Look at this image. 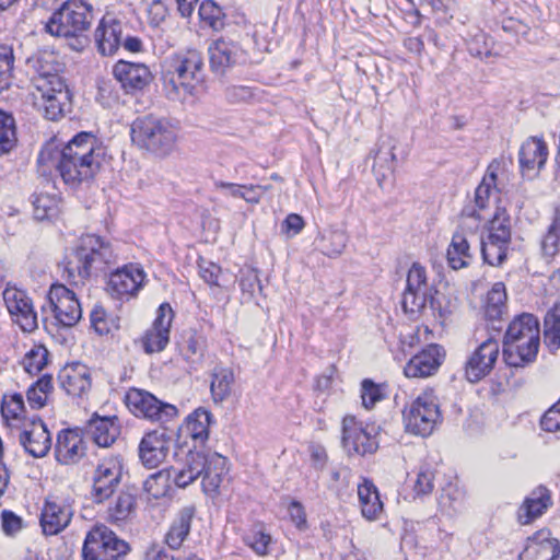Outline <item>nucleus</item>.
Segmentation results:
<instances>
[{
    "label": "nucleus",
    "mask_w": 560,
    "mask_h": 560,
    "mask_svg": "<svg viewBox=\"0 0 560 560\" xmlns=\"http://www.w3.org/2000/svg\"><path fill=\"white\" fill-rule=\"evenodd\" d=\"M103 156L104 150L96 138L90 132H80L62 149L43 148L37 161L43 173L54 167L67 185L75 187L96 175Z\"/></svg>",
    "instance_id": "nucleus-1"
},
{
    "label": "nucleus",
    "mask_w": 560,
    "mask_h": 560,
    "mask_svg": "<svg viewBox=\"0 0 560 560\" xmlns=\"http://www.w3.org/2000/svg\"><path fill=\"white\" fill-rule=\"evenodd\" d=\"M499 162L493 161L487 168L481 183L475 191V206H468L487 220L482 213L489 207L493 191L497 188V172ZM487 236L480 238L483 260L491 266H500L506 259L511 243V219L505 208L497 207L493 215L488 219Z\"/></svg>",
    "instance_id": "nucleus-2"
},
{
    "label": "nucleus",
    "mask_w": 560,
    "mask_h": 560,
    "mask_svg": "<svg viewBox=\"0 0 560 560\" xmlns=\"http://www.w3.org/2000/svg\"><path fill=\"white\" fill-rule=\"evenodd\" d=\"M226 463V457L210 450L189 451L180 467L170 469L174 483L178 488H186L201 477L203 492L213 494L220 488L222 478L228 471Z\"/></svg>",
    "instance_id": "nucleus-3"
},
{
    "label": "nucleus",
    "mask_w": 560,
    "mask_h": 560,
    "mask_svg": "<svg viewBox=\"0 0 560 560\" xmlns=\"http://www.w3.org/2000/svg\"><path fill=\"white\" fill-rule=\"evenodd\" d=\"M93 20V9L85 0H68L45 24V31L63 38L71 49L82 51L90 43L86 35Z\"/></svg>",
    "instance_id": "nucleus-4"
},
{
    "label": "nucleus",
    "mask_w": 560,
    "mask_h": 560,
    "mask_svg": "<svg viewBox=\"0 0 560 560\" xmlns=\"http://www.w3.org/2000/svg\"><path fill=\"white\" fill-rule=\"evenodd\" d=\"M115 260L109 242L96 234H85L68 259L63 268V277L72 285H82L94 271H102Z\"/></svg>",
    "instance_id": "nucleus-5"
},
{
    "label": "nucleus",
    "mask_w": 560,
    "mask_h": 560,
    "mask_svg": "<svg viewBox=\"0 0 560 560\" xmlns=\"http://www.w3.org/2000/svg\"><path fill=\"white\" fill-rule=\"evenodd\" d=\"M540 346L539 322L536 316L523 313L509 325L503 339V359L510 366L533 362Z\"/></svg>",
    "instance_id": "nucleus-6"
},
{
    "label": "nucleus",
    "mask_w": 560,
    "mask_h": 560,
    "mask_svg": "<svg viewBox=\"0 0 560 560\" xmlns=\"http://www.w3.org/2000/svg\"><path fill=\"white\" fill-rule=\"evenodd\" d=\"M203 57L197 49L175 54L170 61V70L164 75V90L170 100H184L194 94L203 80Z\"/></svg>",
    "instance_id": "nucleus-7"
},
{
    "label": "nucleus",
    "mask_w": 560,
    "mask_h": 560,
    "mask_svg": "<svg viewBox=\"0 0 560 560\" xmlns=\"http://www.w3.org/2000/svg\"><path fill=\"white\" fill-rule=\"evenodd\" d=\"M407 284L402 293L401 305L405 313L419 314L428 307L433 316L445 319L451 310L442 307L438 292L428 282L427 270L419 262H413L407 273Z\"/></svg>",
    "instance_id": "nucleus-8"
},
{
    "label": "nucleus",
    "mask_w": 560,
    "mask_h": 560,
    "mask_svg": "<svg viewBox=\"0 0 560 560\" xmlns=\"http://www.w3.org/2000/svg\"><path fill=\"white\" fill-rule=\"evenodd\" d=\"M130 135L138 147L162 156L170 154L177 141L175 126L165 118L152 115L138 117L131 124Z\"/></svg>",
    "instance_id": "nucleus-9"
},
{
    "label": "nucleus",
    "mask_w": 560,
    "mask_h": 560,
    "mask_svg": "<svg viewBox=\"0 0 560 560\" xmlns=\"http://www.w3.org/2000/svg\"><path fill=\"white\" fill-rule=\"evenodd\" d=\"M402 417L408 433L423 438L431 435L442 419L438 398L431 389L425 390L405 408Z\"/></svg>",
    "instance_id": "nucleus-10"
},
{
    "label": "nucleus",
    "mask_w": 560,
    "mask_h": 560,
    "mask_svg": "<svg viewBox=\"0 0 560 560\" xmlns=\"http://www.w3.org/2000/svg\"><path fill=\"white\" fill-rule=\"evenodd\" d=\"M130 550L128 542L120 539L105 525H95L85 536L83 560H120Z\"/></svg>",
    "instance_id": "nucleus-11"
},
{
    "label": "nucleus",
    "mask_w": 560,
    "mask_h": 560,
    "mask_svg": "<svg viewBox=\"0 0 560 560\" xmlns=\"http://www.w3.org/2000/svg\"><path fill=\"white\" fill-rule=\"evenodd\" d=\"M485 218L476 210L465 207L460 213V221L456 232L452 236L446 257L450 267L454 270L465 268L472 257L469 238L475 237V232Z\"/></svg>",
    "instance_id": "nucleus-12"
},
{
    "label": "nucleus",
    "mask_w": 560,
    "mask_h": 560,
    "mask_svg": "<svg viewBox=\"0 0 560 560\" xmlns=\"http://www.w3.org/2000/svg\"><path fill=\"white\" fill-rule=\"evenodd\" d=\"M38 78L35 81V104L49 120H57L70 105V93L62 78Z\"/></svg>",
    "instance_id": "nucleus-13"
},
{
    "label": "nucleus",
    "mask_w": 560,
    "mask_h": 560,
    "mask_svg": "<svg viewBox=\"0 0 560 560\" xmlns=\"http://www.w3.org/2000/svg\"><path fill=\"white\" fill-rule=\"evenodd\" d=\"M124 463L120 456H108L96 465L92 475L91 499L102 504L117 491L122 478Z\"/></svg>",
    "instance_id": "nucleus-14"
},
{
    "label": "nucleus",
    "mask_w": 560,
    "mask_h": 560,
    "mask_svg": "<svg viewBox=\"0 0 560 560\" xmlns=\"http://www.w3.org/2000/svg\"><path fill=\"white\" fill-rule=\"evenodd\" d=\"M125 402L135 416L153 421H167L177 415L175 406L160 401L151 393L139 387L129 388L125 395Z\"/></svg>",
    "instance_id": "nucleus-15"
},
{
    "label": "nucleus",
    "mask_w": 560,
    "mask_h": 560,
    "mask_svg": "<svg viewBox=\"0 0 560 560\" xmlns=\"http://www.w3.org/2000/svg\"><path fill=\"white\" fill-rule=\"evenodd\" d=\"M47 308L57 324L63 327L74 326L82 317L81 305L75 294L63 284H52L47 294Z\"/></svg>",
    "instance_id": "nucleus-16"
},
{
    "label": "nucleus",
    "mask_w": 560,
    "mask_h": 560,
    "mask_svg": "<svg viewBox=\"0 0 560 560\" xmlns=\"http://www.w3.org/2000/svg\"><path fill=\"white\" fill-rule=\"evenodd\" d=\"M342 446L349 454L365 456L378 448L374 428L362 427L354 416H346L342 420Z\"/></svg>",
    "instance_id": "nucleus-17"
},
{
    "label": "nucleus",
    "mask_w": 560,
    "mask_h": 560,
    "mask_svg": "<svg viewBox=\"0 0 560 560\" xmlns=\"http://www.w3.org/2000/svg\"><path fill=\"white\" fill-rule=\"evenodd\" d=\"M2 295L14 323L25 332L34 331L38 327V318L27 293L15 287H8Z\"/></svg>",
    "instance_id": "nucleus-18"
},
{
    "label": "nucleus",
    "mask_w": 560,
    "mask_h": 560,
    "mask_svg": "<svg viewBox=\"0 0 560 560\" xmlns=\"http://www.w3.org/2000/svg\"><path fill=\"white\" fill-rule=\"evenodd\" d=\"M172 442V435L165 429L145 433L138 446L140 463L149 469L156 468L166 459Z\"/></svg>",
    "instance_id": "nucleus-19"
},
{
    "label": "nucleus",
    "mask_w": 560,
    "mask_h": 560,
    "mask_svg": "<svg viewBox=\"0 0 560 560\" xmlns=\"http://www.w3.org/2000/svg\"><path fill=\"white\" fill-rule=\"evenodd\" d=\"M144 280V270L139 265L128 264L110 273L107 289L112 295L129 299L138 294Z\"/></svg>",
    "instance_id": "nucleus-20"
},
{
    "label": "nucleus",
    "mask_w": 560,
    "mask_h": 560,
    "mask_svg": "<svg viewBox=\"0 0 560 560\" xmlns=\"http://www.w3.org/2000/svg\"><path fill=\"white\" fill-rule=\"evenodd\" d=\"M128 25L122 20L105 14L94 32L97 50L103 56L114 55L120 47Z\"/></svg>",
    "instance_id": "nucleus-21"
},
{
    "label": "nucleus",
    "mask_w": 560,
    "mask_h": 560,
    "mask_svg": "<svg viewBox=\"0 0 560 560\" xmlns=\"http://www.w3.org/2000/svg\"><path fill=\"white\" fill-rule=\"evenodd\" d=\"M499 343L490 337L475 350L465 365V376L469 383H477L488 375L498 359Z\"/></svg>",
    "instance_id": "nucleus-22"
},
{
    "label": "nucleus",
    "mask_w": 560,
    "mask_h": 560,
    "mask_svg": "<svg viewBox=\"0 0 560 560\" xmlns=\"http://www.w3.org/2000/svg\"><path fill=\"white\" fill-rule=\"evenodd\" d=\"M112 73L128 94L144 90L153 79L147 65L126 60H118L114 65Z\"/></svg>",
    "instance_id": "nucleus-23"
},
{
    "label": "nucleus",
    "mask_w": 560,
    "mask_h": 560,
    "mask_svg": "<svg viewBox=\"0 0 560 560\" xmlns=\"http://www.w3.org/2000/svg\"><path fill=\"white\" fill-rule=\"evenodd\" d=\"M174 312L168 303L159 306L153 325L142 338L143 349L147 353L161 352L170 341V328Z\"/></svg>",
    "instance_id": "nucleus-24"
},
{
    "label": "nucleus",
    "mask_w": 560,
    "mask_h": 560,
    "mask_svg": "<svg viewBox=\"0 0 560 560\" xmlns=\"http://www.w3.org/2000/svg\"><path fill=\"white\" fill-rule=\"evenodd\" d=\"M20 444L26 453L35 458L45 457L51 447V436L45 422L34 417L27 425L20 430Z\"/></svg>",
    "instance_id": "nucleus-25"
},
{
    "label": "nucleus",
    "mask_w": 560,
    "mask_h": 560,
    "mask_svg": "<svg viewBox=\"0 0 560 560\" xmlns=\"http://www.w3.org/2000/svg\"><path fill=\"white\" fill-rule=\"evenodd\" d=\"M86 454L83 430L79 428L61 430L57 435L55 458L61 465L78 464Z\"/></svg>",
    "instance_id": "nucleus-26"
},
{
    "label": "nucleus",
    "mask_w": 560,
    "mask_h": 560,
    "mask_svg": "<svg viewBox=\"0 0 560 560\" xmlns=\"http://www.w3.org/2000/svg\"><path fill=\"white\" fill-rule=\"evenodd\" d=\"M210 67L217 73H224L229 68L246 61L241 46L229 39L214 40L208 48Z\"/></svg>",
    "instance_id": "nucleus-27"
},
{
    "label": "nucleus",
    "mask_w": 560,
    "mask_h": 560,
    "mask_svg": "<svg viewBox=\"0 0 560 560\" xmlns=\"http://www.w3.org/2000/svg\"><path fill=\"white\" fill-rule=\"evenodd\" d=\"M444 357L445 352L441 346L430 345L409 360L404 373L408 378L433 375L442 364Z\"/></svg>",
    "instance_id": "nucleus-28"
},
{
    "label": "nucleus",
    "mask_w": 560,
    "mask_h": 560,
    "mask_svg": "<svg viewBox=\"0 0 560 560\" xmlns=\"http://www.w3.org/2000/svg\"><path fill=\"white\" fill-rule=\"evenodd\" d=\"M73 515L70 504L65 501L46 500L40 513V526L45 535H57L69 524Z\"/></svg>",
    "instance_id": "nucleus-29"
},
{
    "label": "nucleus",
    "mask_w": 560,
    "mask_h": 560,
    "mask_svg": "<svg viewBox=\"0 0 560 560\" xmlns=\"http://www.w3.org/2000/svg\"><path fill=\"white\" fill-rule=\"evenodd\" d=\"M560 542L550 536L548 530H540L528 542L520 555V560H558Z\"/></svg>",
    "instance_id": "nucleus-30"
},
{
    "label": "nucleus",
    "mask_w": 560,
    "mask_h": 560,
    "mask_svg": "<svg viewBox=\"0 0 560 560\" xmlns=\"http://www.w3.org/2000/svg\"><path fill=\"white\" fill-rule=\"evenodd\" d=\"M548 156V148L542 139L529 137L525 140L518 152L520 167L523 174L539 171L544 167Z\"/></svg>",
    "instance_id": "nucleus-31"
},
{
    "label": "nucleus",
    "mask_w": 560,
    "mask_h": 560,
    "mask_svg": "<svg viewBox=\"0 0 560 560\" xmlns=\"http://www.w3.org/2000/svg\"><path fill=\"white\" fill-rule=\"evenodd\" d=\"M552 504L550 491L544 487L535 488L524 500L518 510V521L523 524H529L540 517Z\"/></svg>",
    "instance_id": "nucleus-32"
},
{
    "label": "nucleus",
    "mask_w": 560,
    "mask_h": 560,
    "mask_svg": "<svg viewBox=\"0 0 560 560\" xmlns=\"http://www.w3.org/2000/svg\"><path fill=\"white\" fill-rule=\"evenodd\" d=\"M214 423L212 413L206 408H197L189 413L182 431L195 443L205 444L209 439L210 425Z\"/></svg>",
    "instance_id": "nucleus-33"
},
{
    "label": "nucleus",
    "mask_w": 560,
    "mask_h": 560,
    "mask_svg": "<svg viewBox=\"0 0 560 560\" xmlns=\"http://www.w3.org/2000/svg\"><path fill=\"white\" fill-rule=\"evenodd\" d=\"M195 512V508L189 505L184 506L176 514L167 533L164 536V541L171 549L177 550L182 547L183 542L190 533Z\"/></svg>",
    "instance_id": "nucleus-34"
},
{
    "label": "nucleus",
    "mask_w": 560,
    "mask_h": 560,
    "mask_svg": "<svg viewBox=\"0 0 560 560\" xmlns=\"http://www.w3.org/2000/svg\"><path fill=\"white\" fill-rule=\"evenodd\" d=\"M85 431L101 447L110 446L119 434L115 417H98L97 415L88 421Z\"/></svg>",
    "instance_id": "nucleus-35"
},
{
    "label": "nucleus",
    "mask_w": 560,
    "mask_h": 560,
    "mask_svg": "<svg viewBox=\"0 0 560 560\" xmlns=\"http://www.w3.org/2000/svg\"><path fill=\"white\" fill-rule=\"evenodd\" d=\"M1 416L10 429L21 430L32 419L26 418V409L21 394L4 395L1 401Z\"/></svg>",
    "instance_id": "nucleus-36"
},
{
    "label": "nucleus",
    "mask_w": 560,
    "mask_h": 560,
    "mask_svg": "<svg viewBox=\"0 0 560 560\" xmlns=\"http://www.w3.org/2000/svg\"><path fill=\"white\" fill-rule=\"evenodd\" d=\"M242 541L259 557L269 555L275 544L270 529L261 522L246 528L242 534Z\"/></svg>",
    "instance_id": "nucleus-37"
},
{
    "label": "nucleus",
    "mask_w": 560,
    "mask_h": 560,
    "mask_svg": "<svg viewBox=\"0 0 560 560\" xmlns=\"http://www.w3.org/2000/svg\"><path fill=\"white\" fill-rule=\"evenodd\" d=\"M506 313V290L503 282H495L489 290L485 304V315L491 323V328L501 330V326L495 323L500 322Z\"/></svg>",
    "instance_id": "nucleus-38"
},
{
    "label": "nucleus",
    "mask_w": 560,
    "mask_h": 560,
    "mask_svg": "<svg viewBox=\"0 0 560 560\" xmlns=\"http://www.w3.org/2000/svg\"><path fill=\"white\" fill-rule=\"evenodd\" d=\"M358 497L363 517L370 521L377 520L383 512V503L375 485L369 479H363L358 485Z\"/></svg>",
    "instance_id": "nucleus-39"
},
{
    "label": "nucleus",
    "mask_w": 560,
    "mask_h": 560,
    "mask_svg": "<svg viewBox=\"0 0 560 560\" xmlns=\"http://www.w3.org/2000/svg\"><path fill=\"white\" fill-rule=\"evenodd\" d=\"M137 499L128 490L120 491L115 501L108 506L107 520L113 524L127 521L136 511Z\"/></svg>",
    "instance_id": "nucleus-40"
},
{
    "label": "nucleus",
    "mask_w": 560,
    "mask_h": 560,
    "mask_svg": "<svg viewBox=\"0 0 560 560\" xmlns=\"http://www.w3.org/2000/svg\"><path fill=\"white\" fill-rule=\"evenodd\" d=\"M214 187L225 197L242 198L248 203L257 205L261 199V194L258 192V189L261 188L260 185H242L224 180H215Z\"/></svg>",
    "instance_id": "nucleus-41"
},
{
    "label": "nucleus",
    "mask_w": 560,
    "mask_h": 560,
    "mask_svg": "<svg viewBox=\"0 0 560 560\" xmlns=\"http://www.w3.org/2000/svg\"><path fill=\"white\" fill-rule=\"evenodd\" d=\"M320 252L328 257L342 254L348 243V235L340 229L330 228L318 236Z\"/></svg>",
    "instance_id": "nucleus-42"
},
{
    "label": "nucleus",
    "mask_w": 560,
    "mask_h": 560,
    "mask_svg": "<svg viewBox=\"0 0 560 560\" xmlns=\"http://www.w3.org/2000/svg\"><path fill=\"white\" fill-rule=\"evenodd\" d=\"M395 144L390 138L382 139L377 150L374 153L373 168L377 176L386 177V172L394 171L396 155L394 153Z\"/></svg>",
    "instance_id": "nucleus-43"
},
{
    "label": "nucleus",
    "mask_w": 560,
    "mask_h": 560,
    "mask_svg": "<svg viewBox=\"0 0 560 560\" xmlns=\"http://www.w3.org/2000/svg\"><path fill=\"white\" fill-rule=\"evenodd\" d=\"M544 338L549 349L560 348V302L556 303L545 316Z\"/></svg>",
    "instance_id": "nucleus-44"
},
{
    "label": "nucleus",
    "mask_w": 560,
    "mask_h": 560,
    "mask_svg": "<svg viewBox=\"0 0 560 560\" xmlns=\"http://www.w3.org/2000/svg\"><path fill=\"white\" fill-rule=\"evenodd\" d=\"M59 385H83L90 384L91 373L90 369L80 362L66 364L58 374Z\"/></svg>",
    "instance_id": "nucleus-45"
},
{
    "label": "nucleus",
    "mask_w": 560,
    "mask_h": 560,
    "mask_svg": "<svg viewBox=\"0 0 560 560\" xmlns=\"http://www.w3.org/2000/svg\"><path fill=\"white\" fill-rule=\"evenodd\" d=\"M172 470L163 469L150 475L143 482L144 491L154 499L168 494L171 490Z\"/></svg>",
    "instance_id": "nucleus-46"
},
{
    "label": "nucleus",
    "mask_w": 560,
    "mask_h": 560,
    "mask_svg": "<svg viewBox=\"0 0 560 560\" xmlns=\"http://www.w3.org/2000/svg\"><path fill=\"white\" fill-rule=\"evenodd\" d=\"M16 126L12 115L0 110V156L10 153L16 145Z\"/></svg>",
    "instance_id": "nucleus-47"
},
{
    "label": "nucleus",
    "mask_w": 560,
    "mask_h": 560,
    "mask_svg": "<svg viewBox=\"0 0 560 560\" xmlns=\"http://www.w3.org/2000/svg\"><path fill=\"white\" fill-rule=\"evenodd\" d=\"M560 246V207L556 208L552 221L541 240V252L546 257H555Z\"/></svg>",
    "instance_id": "nucleus-48"
},
{
    "label": "nucleus",
    "mask_w": 560,
    "mask_h": 560,
    "mask_svg": "<svg viewBox=\"0 0 560 560\" xmlns=\"http://www.w3.org/2000/svg\"><path fill=\"white\" fill-rule=\"evenodd\" d=\"M91 327L100 336L107 335L119 328V318L109 315L101 305H95L90 314Z\"/></svg>",
    "instance_id": "nucleus-49"
},
{
    "label": "nucleus",
    "mask_w": 560,
    "mask_h": 560,
    "mask_svg": "<svg viewBox=\"0 0 560 560\" xmlns=\"http://www.w3.org/2000/svg\"><path fill=\"white\" fill-rule=\"evenodd\" d=\"M206 347V339L202 336L190 332L180 346V352L188 363L198 364L203 359Z\"/></svg>",
    "instance_id": "nucleus-50"
},
{
    "label": "nucleus",
    "mask_w": 560,
    "mask_h": 560,
    "mask_svg": "<svg viewBox=\"0 0 560 560\" xmlns=\"http://www.w3.org/2000/svg\"><path fill=\"white\" fill-rule=\"evenodd\" d=\"M435 471L428 465H422L412 481L415 497L429 495L434 489Z\"/></svg>",
    "instance_id": "nucleus-51"
},
{
    "label": "nucleus",
    "mask_w": 560,
    "mask_h": 560,
    "mask_svg": "<svg viewBox=\"0 0 560 560\" xmlns=\"http://www.w3.org/2000/svg\"><path fill=\"white\" fill-rule=\"evenodd\" d=\"M199 16L213 30H221L224 26V13L212 0H203L199 7Z\"/></svg>",
    "instance_id": "nucleus-52"
},
{
    "label": "nucleus",
    "mask_w": 560,
    "mask_h": 560,
    "mask_svg": "<svg viewBox=\"0 0 560 560\" xmlns=\"http://www.w3.org/2000/svg\"><path fill=\"white\" fill-rule=\"evenodd\" d=\"M13 65V49L7 45L0 46V93L11 84Z\"/></svg>",
    "instance_id": "nucleus-53"
},
{
    "label": "nucleus",
    "mask_w": 560,
    "mask_h": 560,
    "mask_svg": "<svg viewBox=\"0 0 560 560\" xmlns=\"http://www.w3.org/2000/svg\"><path fill=\"white\" fill-rule=\"evenodd\" d=\"M34 217L37 220L49 219L58 212V200L49 195H37L33 200Z\"/></svg>",
    "instance_id": "nucleus-54"
},
{
    "label": "nucleus",
    "mask_w": 560,
    "mask_h": 560,
    "mask_svg": "<svg viewBox=\"0 0 560 560\" xmlns=\"http://www.w3.org/2000/svg\"><path fill=\"white\" fill-rule=\"evenodd\" d=\"M34 68L36 75L33 79V84L38 78L50 79L49 77L61 78L58 74L59 63L52 55H43L35 60Z\"/></svg>",
    "instance_id": "nucleus-55"
},
{
    "label": "nucleus",
    "mask_w": 560,
    "mask_h": 560,
    "mask_svg": "<svg viewBox=\"0 0 560 560\" xmlns=\"http://www.w3.org/2000/svg\"><path fill=\"white\" fill-rule=\"evenodd\" d=\"M46 348L32 349L23 360L24 369L30 374L40 372L47 363Z\"/></svg>",
    "instance_id": "nucleus-56"
},
{
    "label": "nucleus",
    "mask_w": 560,
    "mask_h": 560,
    "mask_svg": "<svg viewBox=\"0 0 560 560\" xmlns=\"http://www.w3.org/2000/svg\"><path fill=\"white\" fill-rule=\"evenodd\" d=\"M240 287L243 294H247L248 298H253L256 291H261L262 287L258 272L255 269H248L243 272L240 279Z\"/></svg>",
    "instance_id": "nucleus-57"
},
{
    "label": "nucleus",
    "mask_w": 560,
    "mask_h": 560,
    "mask_svg": "<svg viewBox=\"0 0 560 560\" xmlns=\"http://www.w3.org/2000/svg\"><path fill=\"white\" fill-rule=\"evenodd\" d=\"M54 387H28L26 397L32 409L43 408L48 400L50 389Z\"/></svg>",
    "instance_id": "nucleus-58"
},
{
    "label": "nucleus",
    "mask_w": 560,
    "mask_h": 560,
    "mask_svg": "<svg viewBox=\"0 0 560 560\" xmlns=\"http://www.w3.org/2000/svg\"><path fill=\"white\" fill-rule=\"evenodd\" d=\"M540 427L546 432L560 431V407L556 404L541 417Z\"/></svg>",
    "instance_id": "nucleus-59"
},
{
    "label": "nucleus",
    "mask_w": 560,
    "mask_h": 560,
    "mask_svg": "<svg viewBox=\"0 0 560 560\" xmlns=\"http://www.w3.org/2000/svg\"><path fill=\"white\" fill-rule=\"evenodd\" d=\"M2 529L7 535H14L22 529L23 521L14 512L4 510L1 513Z\"/></svg>",
    "instance_id": "nucleus-60"
},
{
    "label": "nucleus",
    "mask_w": 560,
    "mask_h": 560,
    "mask_svg": "<svg viewBox=\"0 0 560 560\" xmlns=\"http://www.w3.org/2000/svg\"><path fill=\"white\" fill-rule=\"evenodd\" d=\"M199 275L208 284L219 285L221 268L211 261L201 260L199 262Z\"/></svg>",
    "instance_id": "nucleus-61"
},
{
    "label": "nucleus",
    "mask_w": 560,
    "mask_h": 560,
    "mask_svg": "<svg viewBox=\"0 0 560 560\" xmlns=\"http://www.w3.org/2000/svg\"><path fill=\"white\" fill-rule=\"evenodd\" d=\"M254 96L250 88L244 85H232L226 88L225 97L231 103L249 101Z\"/></svg>",
    "instance_id": "nucleus-62"
},
{
    "label": "nucleus",
    "mask_w": 560,
    "mask_h": 560,
    "mask_svg": "<svg viewBox=\"0 0 560 560\" xmlns=\"http://www.w3.org/2000/svg\"><path fill=\"white\" fill-rule=\"evenodd\" d=\"M362 405L365 409H372L376 402L385 398L382 387H362Z\"/></svg>",
    "instance_id": "nucleus-63"
},
{
    "label": "nucleus",
    "mask_w": 560,
    "mask_h": 560,
    "mask_svg": "<svg viewBox=\"0 0 560 560\" xmlns=\"http://www.w3.org/2000/svg\"><path fill=\"white\" fill-rule=\"evenodd\" d=\"M288 512L291 521L294 523L296 528L304 530L307 527L306 514L303 505L298 501H292L289 504Z\"/></svg>",
    "instance_id": "nucleus-64"
}]
</instances>
